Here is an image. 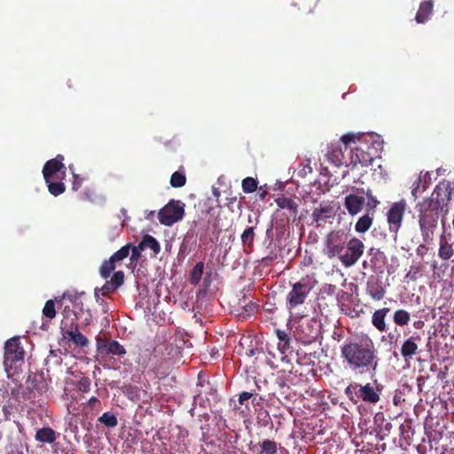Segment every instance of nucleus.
I'll use <instances>...</instances> for the list:
<instances>
[{
    "label": "nucleus",
    "instance_id": "f257e3e1",
    "mask_svg": "<svg viewBox=\"0 0 454 454\" xmlns=\"http://www.w3.org/2000/svg\"><path fill=\"white\" fill-rule=\"evenodd\" d=\"M340 356L353 372H377L380 361L378 349L369 337L348 338L340 346Z\"/></svg>",
    "mask_w": 454,
    "mask_h": 454
},
{
    "label": "nucleus",
    "instance_id": "f03ea898",
    "mask_svg": "<svg viewBox=\"0 0 454 454\" xmlns=\"http://www.w3.org/2000/svg\"><path fill=\"white\" fill-rule=\"evenodd\" d=\"M451 200V189L449 184H438L431 197L424 199L416 205L419 212V224L425 241L430 239L437 227L440 211Z\"/></svg>",
    "mask_w": 454,
    "mask_h": 454
},
{
    "label": "nucleus",
    "instance_id": "7ed1b4c3",
    "mask_svg": "<svg viewBox=\"0 0 454 454\" xmlns=\"http://www.w3.org/2000/svg\"><path fill=\"white\" fill-rule=\"evenodd\" d=\"M382 147L383 145L380 137L372 135L364 136L358 145L350 149L349 166L356 167L357 164L362 166L372 165Z\"/></svg>",
    "mask_w": 454,
    "mask_h": 454
},
{
    "label": "nucleus",
    "instance_id": "20e7f679",
    "mask_svg": "<svg viewBox=\"0 0 454 454\" xmlns=\"http://www.w3.org/2000/svg\"><path fill=\"white\" fill-rule=\"evenodd\" d=\"M344 394L354 404L359 402L375 404L380 399V389L373 387L370 383L362 385L352 382L345 388Z\"/></svg>",
    "mask_w": 454,
    "mask_h": 454
},
{
    "label": "nucleus",
    "instance_id": "39448f33",
    "mask_svg": "<svg viewBox=\"0 0 454 454\" xmlns=\"http://www.w3.org/2000/svg\"><path fill=\"white\" fill-rule=\"evenodd\" d=\"M25 359L24 347L20 337H12L5 342L4 365L8 376L17 372Z\"/></svg>",
    "mask_w": 454,
    "mask_h": 454
},
{
    "label": "nucleus",
    "instance_id": "423d86ee",
    "mask_svg": "<svg viewBox=\"0 0 454 454\" xmlns=\"http://www.w3.org/2000/svg\"><path fill=\"white\" fill-rule=\"evenodd\" d=\"M313 289L310 280L303 278L292 286V289L286 296V308L292 310L294 308L302 305Z\"/></svg>",
    "mask_w": 454,
    "mask_h": 454
},
{
    "label": "nucleus",
    "instance_id": "0eeeda50",
    "mask_svg": "<svg viewBox=\"0 0 454 454\" xmlns=\"http://www.w3.org/2000/svg\"><path fill=\"white\" fill-rule=\"evenodd\" d=\"M185 204L181 200H170L158 213L159 221L165 226H171L182 220Z\"/></svg>",
    "mask_w": 454,
    "mask_h": 454
},
{
    "label": "nucleus",
    "instance_id": "6e6552de",
    "mask_svg": "<svg viewBox=\"0 0 454 454\" xmlns=\"http://www.w3.org/2000/svg\"><path fill=\"white\" fill-rule=\"evenodd\" d=\"M346 252L341 253L340 261L341 264L349 268L355 265L362 257L364 251V244L357 238H352L346 243Z\"/></svg>",
    "mask_w": 454,
    "mask_h": 454
},
{
    "label": "nucleus",
    "instance_id": "1a4fd4ad",
    "mask_svg": "<svg viewBox=\"0 0 454 454\" xmlns=\"http://www.w3.org/2000/svg\"><path fill=\"white\" fill-rule=\"evenodd\" d=\"M406 208V201L404 200H401L400 201L393 203L387 214L389 231L394 234L395 239H396L398 231L402 226Z\"/></svg>",
    "mask_w": 454,
    "mask_h": 454
},
{
    "label": "nucleus",
    "instance_id": "9d476101",
    "mask_svg": "<svg viewBox=\"0 0 454 454\" xmlns=\"http://www.w3.org/2000/svg\"><path fill=\"white\" fill-rule=\"evenodd\" d=\"M347 243V235L342 231H333L325 239V254L328 258H340Z\"/></svg>",
    "mask_w": 454,
    "mask_h": 454
},
{
    "label": "nucleus",
    "instance_id": "9b49d317",
    "mask_svg": "<svg viewBox=\"0 0 454 454\" xmlns=\"http://www.w3.org/2000/svg\"><path fill=\"white\" fill-rule=\"evenodd\" d=\"M96 347L98 354L101 355L102 356H123L127 353L126 348L121 344H120L119 341L114 340H109L106 336H97Z\"/></svg>",
    "mask_w": 454,
    "mask_h": 454
},
{
    "label": "nucleus",
    "instance_id": "f8f14e48",
    "mask_svg": "<svg viewBox=\"0 0 454 454\" xmlns=\"http://www.w3.org/2000/svg\"><path fill=\"white\" fill-rule=\"evenodd\" d=\"M63 160L64 156L58 154L54 159L49 160L45 162L43 168V176L44 181L52 179L54 175L62 171L63 169H66Z\"/></svg>",
    "mask_w": 454,
    "mask_h": 454
},
{
    "label": "nucleus",
    "instance_id": "ddd939ff",
    "mask_svg": "<svg viewBox=\"0 0 454 454\" xmlns=\"http://www.w3.org/2000/svg\"><path fill=\"white\" fill-rule=\"evenodd\" d=\"M275 202L279 209H285L287 211V214L286 215L287 223L290 221L291 217L293 218V221L296 220L299 212V206L294 200L286 197L285 195H280L275 200Z\"/></svg>",
    "mask_w": 454,
    "mask_h": 454
},
{
    "label": "nucleus",
    "instance_id": "4468645a",
    "mask_svg": "<svg viewBox=\"0 0 454 454\" xmlns=\"http://www.w3.org/2000/svg\"><path fill=\"white\" fill-rule=\"evenodd\" d=\"M63 337L68 339L75 346L82 348L89 345V340L85 335L80 333L79 325L68 326V328L61 330Z\"/></svg>",
    "mask_w": 454,
    "mask_h": 454
},
{
    "label": "nucleus",
    "instance_id": "2eb2a0df",
    "mask_svg": "<svg viewBox=\"0 0 454 454\" xmlns=\"http://www.w3.org/2000/svg\"><path fill=\"white\" fill-rule=\"evenodd\" d=\"M328 160L336 166H349V159L347 160L341 149L340 142L331 143L327 153Z\"/></svg>",
    "mask_w": 454,
    "mask_h": 454
},
{
    "label": "nucleus",
    "instance_id": "dca6fc26",
    "mask_svg": "<svg viewBox=\"0 0 454 454\" xmlns=\"http://www.w3.org/2000/svg\"><path fill=\"white\" fill-rule=\"evenodd\" d=\"M365 200L363 196L349 194L345 197L344 207L351 215H356L363 209Z\"/></svg>",
    "mask_w": 454,
    "mask_h": 454
},
{
    "label": "nucleus",
    "instance_id": "f3484780",
    "mask_svg": "<svg viewBox=\"0 0 454 454\" xmlns=\"http://www.w3.org/2000/svg\"><path fill=\"white\" fill-rule=\"evenodd\" d=\"M36 379L34 377L32 380L30 379V376L28 377L27 380L26 381L27 387V389L24 390L21 393V396L20 395V388L18 389H12V395L16 398L17 400L22 399L23 401L28 400L31 398V392L32 389H36L40 394H43L44 391L43 387H39L35 384Z\"/></svg>",
    "mask_w": 454,
    "mask_h": 454
},
{
    "label": "nucleus",
    "instance_id": "a211bd4d",
    "mask_svg": "<svg viewBox=\"0 0 454 454\" xmlns=\"http://www.w3.org/2000/svg\"><path fill=\"white\" fill-rule=\"evenodd\" d=\"M434 2L433 0H427L420 4L419 8L417 12L415 20L417 23H425L429 19L433 12Z\"/></svg>",
    "mask_w": 454,
    "mask_h": 454
},
{
    "label": "nucleus",
    "instance_id": "6ab92c4d",
    "mask_svg": "<svg viewBox=\"0 0 454 454\" xmlns=\"http://www.w3.org/2000/svg\"><path fill=\"white\" fill-rule=\"evenodd\" d=\"M389 311V308H383L375 310L374 313L372 314V324L379 332L382 333L387 330L385 318Z\"/></svg>",
    "mask_w": 454,
    "mask_h": 454
},
{
    "label": "nucleus",
    "instance_id": "aec40b11",
    "mask_svg": "<svg viewBox=\"0 0 454 454\" xmlns=\"http://www.w3.org/2000/svg\"><path fill=\"white\" fill-rule=\"evenodd\" d=\"M333 215V208L331 206H320L319 207H316L312 212V218L317 224L332 218Z\"/></svg>",
    "mask_w": 454,
    "mask_h": 454
},
{
    "label": "nucleus",
    "instance_id": "412c9836",
    "mask_svg": "<svg viewBox=\"0 0 454 454\" xmlns=\"http://www.w3.org/2000/svg\"><path fill=\"white\" fill-rule=\"evenodd\" d=\"M367 292L375 301H380L384 298L385 289L378 280L369 281L367 283Z\"/></svg>",
    "mask_w": 454,
    "mask_h": 454
},
{
    "label": "nucleus",
    "instance_id": "4be33fe9",
    "mask_svg": "<svg viewBox=\"0 0 454 454\" xmlns=\"http://www.w3.org/2000/svg\"><path fill=\"white\" fill-rule=\"evenodd\" d=\"M35 440L44 443H52L56 441V432L49 427L40 428L36 431Z\"/></svg>",
    "mask_w": 454,
    "mask_h": 454
},
{
    "label": "nucleus",
    "instance_id": "5701e85b",
    "mask_svg": "<svg viewBox=\"0 0 454 454\" xmlns=\"http://www.w3.org/2000/svg\"><path fill=\"white\" fill-rule=\"evenodd\" d=\"M254 226H250L242 232L241 242L244 246L245 252H250L254 248V241L255 239Z\"/></svg>",
    "mask_w": 454,
    "mask_h": 454
},
{
    "label": "nucleus",
    "instance_id": "b1692460",
    "mask_svg": "<svg viewBox=\"0 0 454 454\" xmlns=\"http://www.w3.org/2000/svg\"><path fill=\"white\" fill-rule=\"evenodd\" d=\"M63 320L61 323V330L68 328V326L77 325V313L69 306H66L62 311Z\"/></svg>",
    "mask_w": 454,
    "mask_h": 454
},
{
    "label": "nucleus",
    "instance_id": "393cba45",
    "mask_svg": "<svg viewBox=\"0 0 454 454\" xmlns=\"http://www.w3.org/2000/svg\"><path fill=\"white\" fill-rule=\"evenodd\" d=\"M454 254V249L451 244H450L444 236L441 237L440 246L438 250V255L442 260H449Z\"/></svg>",
    "mask_w": 454,
    "mask_h": 454
},
{
    "label": "nucleus",
    "instance_id": "a878e982",
    "mask_svg": "<svg viewBox=\"0 0 454 454\" xmlns=\"http://www.w3.org/2000/svg\"><path fill=\"white\" fill-rule=\"evenodd\" d=\"M418 345L413 337L407 339L401 347V355L404 359L411 358L416 354Z\"/></svg>",
    "mask_w": 454,
    "mask_h": 454
},
{
    "label": "nucleus",
    "instance_id": "bb28decb",
    "mask_svg": "<svg viewBox=\"0 0 454 454\" xmlns=\"http://www.w3.org/2000/svg\"><path fill=\"white\" fill-rule=\"evenodd\" d=\"M254 447H259L260 450L256 454H277L278 453V443L270 439H265L262 442L258 443Z\"/></svg>",
    "mask_w": 454,
    "mask_h": 454
},
{
    "label": "nucleus",
    "instance_id": "cd10ccee",
    "mask_svg": "<svg viewBox=\"0 0 454 454\" xmlns=\"http://www.w3.org/2000/svg\"><path fill=\"white\" fill-rule=\"evenodd\" d=\"M372 224V217L368 214L363 215L358 219L355 224V230L356 232L364 233L367 231Z\"/></svg>",
    "mask_w": 454,
    "mask_h": 454
},
{
    "label": "nucleus",
    "instance_id": "c85d7f7f",
    "mask_svg": "<svg viewBox=\"0 0 454 454\" xmlns=\"http://www.w3.org/2000/svg\"><path fill=\"white\" fill-rule=\"evenodd\" d=\"M140 243L144 249L150 248L155 254H158L160 251V246L159 242L154 237L151 235H145Z\"/></svg>",
    "mask_w": 454,
    "mask_h": 454
},
{
    "label": "nucleus",
    "instance_id": "c756f323",
    "mask_svg": "<svg viewBox=\"0 0 454 454\" xmlns=\"http://www.w3.org/2000/svg\"><path fill=\"white\" fill-rule=\"evenodd\" d=\"M203 270L204 263L202 262H197L190 274L189 282L191 285L196 286L200 283Z\"/></svg>",
    "mask_w": 454,
    "mask_h": 454
},
{
    "label": "nucleus",
    "instance_id": "7c9ffc66",
    "mask_svg": "<svg viewBox=\"0 0 454 454\" xmlns=\"http://www.w3.org/2000/svg\"><path fill=\"white\" fill-rule=\"evenodd\" d=\"M49 192L53 196H59L66 191V185L63 182H53L52 179L45 181Z\"/></svg>",
    "mask_w": 454,
    "mask_h": 454
},
{
    "label": "nucleus",
    "instance_id": "2f4dec72",
    "mask_svg": "<svg viewBox=\"0 0 454 454\" xmlns=\"http://www.w3.org/2000/svg\"><path fill=\"white\" fill-rule=\"evenodd\" d=\"M393 320L397 325L403 326L409 324L411 315L404 309H397L394 313Z\"/></svg>",
    "mask_w": 454,
    "mask_h": 454
},
{
    "label": "nucleus",
    "instance_id": "473e14b6",
    "mask_svg": "<svg viewBox=\"0 0 454 454\" xmlns=\"http://www.w3.org/2000/svg\"><path fill=\"white\" fill-rule=\"evenodd\" d=\"M98 421L105 425L106 427H115L118 425L117 417L109 411L104 412L98 419Z\"/></svg>",
    "mask_w": 454,
    "mask_h": 454
},
{
    "label": "nucleus",
    "instance_id": "72a5a7b5",
    "mask_svg": "<svg viewBox=\"0 0 454 454\" xmlns=\"http://www.w3.org/2000/svg\"><path fill=\"white\" fill-rule=\"evenodd\" d=\"M115 262L112 261L110 257L109 260L105 261L99 270L100 275L103 278H107L110 277L111 273L115 270Z\"/></svg>",
    "mask_w": 454,
    "mask_h": 454
},
{
    "label": "nucleus",
    "instance_id": "f704fd0d",
    "mask_svg": "<svg viewBox=\"0 0 454 454\" xmlns=\"http://www.w3.org/2000/svg\"><path fill=\"white\" fill-rule=\"evenodd\" d=\"M242 190L245 193H252L256 191L258 186L257 179L254 177H246L242 180Z\"/></svg>",
    "mask_w": 454,
    "mask_h": 454
},
{
    "label": "nucleus",
    "instance_id": "c9c22d12",
    "mask_svg": "<svg viewBox=\"0 0 454 454\" xmlns=\"http://www.w3.org/2000/svg\"><path fill=\"white\" fill-rule=\"evenodd\" d=\"M186 183V176L184 173L176 171L170 177V184L174 188H181L184 186Z\"/></svg>",
    "mask_w": 454,
    "mask_h": 454
},
{
    "label": "nucleus",
    "instance_id": "e433bc0d",
    "mask_svg": "<svg viewBox=\"0 0 454 454\" xmlns=\"http://www.w3.org/2000/svg\"><path fill=\"white\" fill-rule=\"evenodd\" d=\"M43 316L49 320L53 319L56 317L55 302L53 300H48L43 309Z\"/></svg>",
    "mask_w": 454,
    "mask_h": 454
},
{
    "label": "nucleus",
    "instance_id": "4c0bfd02",
    "mask_svg": "<svg viewBox=\"0 0 454 454\" xmlns=\"http://www.w3.org/2000/svg\"><path fill=\"white\" fill-rule=\"evenodd\" d=\"M131 248L130 244H127L121 247L117 252H115L114 254L111 255L112 261H114L115 262H120L129 254Z\"/></svg>",
    "mask_w": 454,
    "mask_h": 454
},
{
    "label": "nucleus",
    "instance_id": "58836bf2",
    "mask_svg": "<svg viewBox=\"0 0 454 454\" xmlns=\"http://www.w3.org/2000/svg\"><path fill=\"white\" fill-rule=\"evenodd\" d=\"M363 137H362L360 135H356L354 133H348V134L343 135L340 137V142L345 145V148L347 149V147L352 143H356V142L360 143V141H362Z\"/></svg>",
    "mask_w": 454,
    "mask_h": 454
},
{
    "label": "nucleus",
    "instance_id": "ea45409f",
    "mask_svg": "<svg viewBox=\"0 0 454 454\" xmlns=\"http://www.w3.org/2000/svg\"><path fill=\"white\" fill-rule=\"evenodd\" d=\"M367 198V210H373L375 209L378 205L380 204V201L377 200V198L372 194V191L371 189H367L364 192Z\"/></svg>",
    "mask_w": 454,
    "mask_h": 454
},
{
    "label": "nucleus",
    "instance_id": "a19ab883",
    "mask_svg": "<svg viewBox=\"0 0 454 454\" xmlns=\"http://www.w3.org/2000/svg\"><path fill=\"white\" fill-rule=\"evenodd\" d=\"M109 282L117 290L124 282V273L121 270L115 271Z\"/></svg>",
    "mask_w": 454,
    "mask_h": 454
},
{
    "label": "nucleus",
    "instance_id": "79ce46f5",
    "mask_svg": "<svg viewBox=\"0 0 454 454\" xmlns=\"http://www.w3.org/2000/svg\"><path fill=\"white\" fill-rule=\"evenodd\" d=\"M91 381L88 377H82L77 382V389L83 393H88L90 390Z\"/></svg>",
    "mask_w": 454,
    "mask_h": 454
},
{
    "label": "nucleus",
    "instance_id": "37998d69",
    "mask_svg": "<svg viewBox=\"0 0 454 454\" xmlns=\"http://www.w3.org/2000/svg\"><path fill=\"white\" fill-rule=\"evenodd\" d=\"M95 295L97 297V301L101 308L102 313L105 315V320L106 322V325H109V319L107 318V315H108V311H109L108 303L105 300L99 299L97 292L95 293Z\"/></svg>",
    "mask_w": 454,
    "mask_h": 454
},
{
    "label": "nucleus",
    "instance_id": "c03bdc74",
    "mask_svg": "<svg viewBox=\"0 0 454 454\" xmlns=\"http://www.w3.org/2000/svg\"><path fill=\"white\" fill-rule=\"evenodd\" d=\"M87 407L91 411H95L97 413L102 410V404L100 400L95 396L90 397L87 401Z\"/></svg>",
    "mask_w": 454,
    "mask_h": 454
},
{
    "label": "nucleus",
    "instance_id": "a18cd8bd",
    "mask_svg": "<svg viewBox=\"0 0 454 454\" xmlns=\"http://www.w3.org/2000/svg\"><path fill=\"white\" fill-rule=\"evenodd\" d=\"M69 169L72 171L73 177H74V181L72 183V189L74 191H77L82 186L83 178H82L79 175L75 174L73 171L72 166H69Z\"/></svg>",
    "mask_w": 454,
    "mask_h": 454
},
{
    "label": "nucleus",
    "instance_id": "49530a36",
    "mask_svg": "<svg viewBox=\"0 0 454 454\" xmlns=\"http://www.w3.org/2000/svg\"><path fill=\"white\" fill-rule=\"evenodd\" d=\"M290 348V337L286 339L285 340H279L278 343V349L281 354L286 355L288 349Z\"/></svg>",
    "mask_w": 454,
    "mask_h": 454
},
{
    "label": "nucleus",
    "instance_id": "de8ad7c7",
    "mask_svg": "<svg viewBox=\"0 0 454 454\" xmlns=\"http://www.w3.org/2000/svg\"><path fill=\"white\" fill-rule=\"evenodd\" d=\"M419 271H420V268L419 267L411 266V270L406 274L405 278H409V279H411L412 281H415L418 278V274L419 273Z\"/></svg>",
    "mask_w": 454,
    "mask_h": 454
},
{
    "label": "nucleus",
    "instance_id": "09e8293b",
    "mask_svg": "<svg viewBox=\"0 0 454 454\" xmlns=\"http://www.w3.org/2000/svg\"><path fill=\"white\" fill-rule=\"evenodd\" d=\"M131 260L134 261V260H137L138 257L140 256L141 254V251L144 250L141 243H139V245L137 247H132L131 246Z\"/></svg>",
    "mask_w": 454,
    "mask_h": 454
},
{
    "label": "nucleus",
    "instance_id": "8fccbe9b",
    "mask_svg": "<svg viewBox=\"0 0 454 454\" xmlns=\"http://www.w3.org/2000/svg\"><path fill=\"white\" fill-rule=\"evenodd\" d=\"M277 257H278L277 253L270 252V254L269 255L262 257L261 261L264 266H269L270 262H272L273 261H275L277 259Z\"/></svg>",
    "mask_w": 454,
    "mask_h": 454
},
{
    "label": "nucleus",
    "instance_id": "3c124183",
    "mask_svg": "<svg viewBox=\"0 0 454 454\" xmlns=\"http://www.w3.org/2000/svg\"><path fill=\"white\" fill-rule=\"evenodd\" d=\"M420 183H421V176H419V178L414 183L412 189H411V195L414 198V200H416L418 198V191L419 189Z\"/></svg>",
    "mask_w": 454,
    "mask_h": 454
},
{
    "label": "nucleus",
    "instance_id": "603ef678",
    "mask_svg": "<svg viewBox=\"0 0 454 454\" xmlns=\"http://www.w3.org/2000/svg\"><path fill=\"white\" fill-rule=\"evenodd\" d=\"M102 290V294L104 296L107 295L109 293L111 292H114L116 289L114 288V286L111 285V283L109 281H106L105 283V285L102 286L101 288Z\"/></svg>",
    "mask_w": 454,
    "mask_h": 454
},
{
    "label": "nucleus",
    "instance_id": "864d4df0",
    "mask_svg": "<svg viewBox=\"0 0 454 454\" xmlns=\"http://www.w3.org/2000/svg\"><path fill=\"white\" fill-rule=\"evenodd\" d=\"M312 172V168L310 167L309 163L304 165L301 169L298 170V176H305L308 173Z\"/></svg>",
    "mask_w": 454,
    "mask_h": 454
},
{
    "label": "nucleus",
    "instance_id": "5fc2aeb1",
    "mask_svg": "<svg viewBox=\"0 0 454 454\" xmlns=\"http://www.w3.org/2000/svg\"><path fill=\"white\" fill-rule=\"evenodd\" d=\"M275 333L278 339V341L285 340L286 339L289 338V334L285 330L276 329Z\"/></svg>",
    "mask_w": 454,
    "mask_h": 454
},
{
    "label": "nucleus",
    "instance_id": "6e6d98bb",
    "mask_svg": "<svg viewBox=\"0 0 454 454\" xmlns=\"http://www.w3.org/2000/svg\"><path fill=\"white\" fill-rule=\"evenodd\" d=\"M253 396V394L250 393V392H242L240 395H239V403L240 404H244L246 401H247L248 399H250L251 397Z\"/></svg>",
    "mask_w": 454,
    "mask_h": 454
},
{
    "label": "nucleus",
    "instance_id": "4d7b16f0",
    "mask_svg": "<svg viewBox=\"0 0 454 454\" xmlns=\"http://www.w3.org/2000/svg\"><path fill=\"white\" fill-rule=\"evenodd\" d=\"M267 195V192L265 190H262V187H260L258 192V197L260 200H263Z\"/></svg>",
    "mask_w": 454,
    "mask_h": 454
},
{
    "label": "nucleus",
    "instance_id": "13d9d810",
    "mask_svg": "<svg viewBox=\"0 0 454 454\" xmlns=\"http://www.w3.org/2000/svg\"><path fill=\"white\" fill-rule=\"evenodd\" d=\"M416 449H417V451H418V453H419V454H425V452H426V449H425V447H424V446H422V445H420V444H419V445H418V446L416 447Z\"/></svg>",
    "mask_w": 454,
    "mask_h": 454
},
{
    "label": "nucleus",
    "instance_id": "bf43d9fd",
    "mask_svg": "<svg viewBox=\"0 0 454 454\" xmlns=\"http://www.w3.org/2000/svg\"><path fill=\"white\" fill-rule=\"evenodd\" d=\"M420 381H423V378L422 377H419L418 378V382H419L418 386H419V389H421V383H420Z\"/></svg>",
    "mask_w": 454,
    "mask_h": 454
},
{
    "label": "nucleus",
    "instance_id": "052dcab7",
    "mask_svg": "<svg viewBox=\"0 0 454 454\" xmlns=\"http://www.w3.org/2000/svg\"><path fill=\"white\" fill-rule=\"evenodd\" d=\"M213 193H214V195H215V196H216V197H218V196L220 195V192H219V191H218L217 189H215V190L213 191Z\"/></svg>",
    "mask_w": 454,
    "mask_h": 454
},
{
    "label": "nucleus",
    "instance_id": "680f3d73",
    "mask_svg": "<svg viewBox=\"0 0 454 454\" xmlns=\"http://www.w3.org/2000/svg\"><path fill=\"white\" fill-rule=\"evenodd\" d=\"M154 213H155L154 211H151V212L147 215L146 218H147V219H149L151 216H153V215H154Z\"/></svg>",
    "mask_w": 454,
    "mask_h": 454
},
{
    "label": "nucleus",
    "instance_id": "e2e57ef3",
    "mask_svg": "<svg viewBox=\"0 0 454 454\" xmlns=\"http://www.w3.org/2000/svg\"><path fill=\"white\" fill-rule=\"evenodd\" d=\"M254 349H251L250 350V355H254Z\"/></svg>",
    "mask_w": 454,
    "mask_h": 454
},
{
    "label": "nucleus",
    "instance_id": "0e129e2a",
    "mask_svg": "<svg viewBox=\"0 0 454 454\" xmlns=\"http://www.w3.org/2000/svg\"><path fill=\"white\" fill-rule=\"evenodd\" d=\"M143 364H144L145 366H148V364H145V362H143Z\"/></svg>",
    "mask_w": 454,
    "mask_h": 454
}]
</instances>
